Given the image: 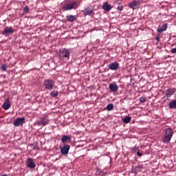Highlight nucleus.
<instances>
[{
	"instance_id": "nucleus-24",
	"label": "nucleus",
	"mask_w": 176,
	"mask_h": 176,
	"mask_svg": "<svg viewBox=\"0 0 176 176\" xmlns=\"http://www.w3.org/2000/svg\"><path fill=\"white\" fill-rule=\"evenodd\" d=\"M146 101V97L142 96L140 98V102L144 103Z\"/></svg>"
},
{
	"instance_id": "nucleus-18",
	"label": "nucleus",
	"mask_w": 176,
	"mask_h": 176,
	"mask_svg": "<svg viewBox=\"0 0 176 176\" xmlns=\"http://www.w3.org/2000/svg\"><path fill=\"white\" fill-rule=\"evenodd\" d=\"M102 9L106 12H109V10L112 9V6H111V4H109L108 2H104L103 3Z\"/></svg>"
},
{
	"instance_id": "nucleus-5",
	"label": "nucleus",
	"mask_w": 176,
	"mask_h": 176,
	"mask_svg": "<svg viewBox=\"0 0 176 176\" xmlns=\"http://www.w3.org/2000/svg\"><path fill=\"white\" fill-rule=\"evenodd\" d=\"M83 13V16H94V10L91 7H86L83 10L81 11Z\"/></svg>"
},
{
	"instance_id": "nucleus-31",
	"label": "nucleus",
	"mask_w": 176,
	"mask_h": 176,
	"mask_svg": "<svg viewBox=\"0 0 176 176\" xmlns=\"http://www.w3.org/2000/svg\"><path fill=\"white\" fill-rule=\"evenodd\" d=\"M138 148H137V147H133V148H132V151L133 152H137V150H138Z\"/></svg>"
},
{
	"instance_id": "nucleus-30",
	"label": "nucleus",
	"mask_w": 176,
	"mask_h": 176,
	"mask_svg": "<svg viewBox=\"0 0 176 176\" xmlns=\"http://www.w3.org/2000/svg\"><path fill=\"white\" fill-rule=\"evenodd\" d=\"M171 53H173V54H175L176 53V47L175 48H173L171 50Z\"/></svg>"
},
{
	"instance_id": "nucleus-1",
	"label": "nucleus",
	"mask_w": 176,
	"mask_h": 176,
	"mask_svg": "<svg viewBox=\"0 0 176 176\" xmlns=\"http://www.w3.org/2000/svg\"><path fill=\"white\" fill-rule=\"evenodd\" d=\"M174 132L171 128H168L165 129V133L164 137H162V141L164 144H168L170 141H171V138H173V135Z\"/></svg>"
},
{
	"instance_id": "nucleus-26",
	"label": "nucleus",
	"mask_w": 176,
	"mask_h": 176,
	"mask_svg": "<svg viewBox=\"0 0 176 176\" xmlns=\"http://www.w3.org/2000/svg\"><path fill=\"white\" fill-rule=\"evenodd\" d=\"M1 69H2V71L6 72V69H8V66L5 64L2 65H1Z\"/></svg>"
},
{
	"instance_id": "nucleus-13",
	"label": "nucleus",
	"mask_w": 176,
	"mask_h": 176,
	"mask_svg": "<svg viewBox=\"0 0 176 176\" xmlns=\"http://www.w3.org/2000/svg\"><path fill=\"white\" fill-rule=\"evenodd\" d=\"M109 90H111V91H113L115 93V92L118 91V90H119V87L118 86L116 82H113V83L109 84Z\"/></svg>"
},
{
	"instance_id": "nucleus-4",
	"label": "nucleus",
	"mask_w": 176,
	"mask_h": 176,
	"mask_svg": "<svg viewBox=\"0 0 176 176\" xmlns=\"http://www.w3.org/2000/svg\"><path fill=\"white\" fill-rule=\"evenodd\" d=\"M54 85H55V82H54V80H53L47 79L44 80V86L46 90H50V91L53 90V89L54 88Z\"/></svg>"
},
{
	"instance_id": "nucleus-2",
	"label": "nucleus",
	"mask_w": 176,
	"mask_h": 176,
	"mask_svg": "<svg viewBox=\"0 0 176 176\" xmlns=\"http://www.w3.org/2000/svg\"><path fill=\"white\" fill-rule=\"evenodd\" d=\"M79 6L78 5V2L76 1H69L68 3H65L64 6L62 7L63 12H67L68 10H72L76 9Z\"/></svg>"
},
{
	"instance_id": "nucleus-20",
	"label": "nucleus",
	"mask_w": 176,
	"mask_h": 176,
	"mask_svg": "<svg viewBox=\"0 0 176 176\" xmlns=\"http://www.w3.org/2000/svg\"><path fill=\"white\" fill-rule=\"evenodd\" d=\"M169 108L170 109H176V100H173L169 103Z\"/></svg>"
},
{
	"instance_id": "nucleus-3",
	"label": "nucleus",
	"mask_w": 176,
	"mask_h": 176,
	"mask_svg": "<svg viewBox=\"0 0 176 176\" xmlns=\"http://www.w3.org/2000/svg\"><path fill=\"white\" fill-rule=\"evenodd\" d=\"M71 54V53H69V51L66 49V48H63L62 50H59V60H60V61H63L64 60H69V55Z\"/></svg>"
},
{
	"instance_id": "nucleus-27",
	"label": "nucleus",
	"mask_w": 176,
	"mask_h": 176,
	"mask_svg": "<svg viewBox=\"0 0 176 176\" xmlns=\"http://www.w3.org/2000/svg\"><path fill=\"white\" fill-rule=\"evenodd\" d=\"M101 173H102V170H101V169H100V168H97L96 173L100 175V174H101Z\"/></svg>"
},
{
	"instance_id": "nucleus-32",
	"label": "nucleus",
	"mask_w": 176,
	"mask_h": 176,
	"mask_svg": "<svg viewBox=\"0 0 176 176\" xmlns=\"http://www.w3.org/2000/svg\"><path fill=\"white\" fill-rule=\"evenodd\" d=\"M137 155L138 156H142V153H141V152H140V151H138L137 152Z\"/></svg>"
},
{
	"instance_id": "nucleus-23",
	"label": "nucleus",
	"mask_w": 176,
	"mask_h": 176,
	"mask_svg": "<svg viewBox=\"0 0 176 176\" xmlns=\"http://www.w3.org/2000/svg\"><path fill=\"white\" fill-rule=\"evenodd\" d=\"M51 97H58V91H52L50 93Z\"/></svg>"
},
{
	"instance_id": "nucleus-7",
	"label": "nucleus",
	"mask_w": 176,
	"mask_h": 176,
	"mask_svg": "<svg viewBox=\"0 0 176 176\" xmlns=\"http://www.w3.org/2000/svg\"><path fill=\"white\" fill-rule=\"evenodd\" d=\"M25 123V118H16V120L14 122V126L16 127H19V126H23Z\"/></svg>"
},
{
	"instance_id": "nucleus-16",
	"label": "nucleus",
	"mask_w": 176,
	"mask_h": 176,
	"mask_svg": "<svg viewBox=\"0 0 176 176\" xmlns=\"http://www.w3.org/2000/svg\"><path fill=\"white\" fill-rule=\"evenodd\" d=\"M10 100L9 98L6 99V100L4 102V103L2 105L3 109H5V111H8L9 108H10Z\"/></svg>"
},
{
	"instance_id": "nucleus-15",
	"label": "nucleus",
	"mask_w": 176,
	"mask_h": 176,
	"mask_svg": "<svg viewBox=\"0 0 176 176\" xmlns=\"http://www.w3.org/2000/svg\"><path fill=\"white\" fill-rule=\"evenodd\" d=\"M77 19H78V16H76V15L66 16V20H67V21H69V23H74V21H76Z\"/></svg>"
},
{
	"instance_id": "nucleus-29",
	"label": "nucleus",
	"mask_w": 176,
	"mask_h": 176,
	"mask_svg": "<svg viewBox=\"0 0 176 176\" xmlns=\"http://www.w3.org/2000/svg\"><path fill=\"white\" fill-rule=\"evenodd\" d=\"M155 39H156V41H157V42H160V35L157 34L156 36Z\"/></svg>"
},
{
	"instance_id": "nucleus-11",
	"label": "nucleus",
	"mask_w": 176,
	"mask_h": 176,
	"mask_svg": "<svg viewBox=\"0 0 176 176\" xmlns=\"http://www.w3.org/2000/svg\"><path fill=\"white\" fill-rule=\"evenodd\" d=\"M27 167L28 168H35L36 167V165L35 164V162H34V160L32 158H28L27 160Z\"/></svg>"
},
{
	"instance_id": "nucleus-9",
	"label": "nucleus",
	"mask_w": 176,
	"mask_h": 176,
	"mask_svg": "<svg viewBox=\"0 0 176 176\" xmlns=\"http://www.w3.org/2000/svg\"><path fill=\"white\" fill-rule=\"evenodd\" d=\"M60 153L62 155H65V156L68 155V153L69 152V148L71 146L68 144H65L63 147L60 146Z\"/></svg>"
},
{
	"instance_id": "nucleus-25",
	"label": "nucleus",
	"mask_w": 176,
	"mask_h": 176,
	"mask_svg": "<svg viewBox=\"0 0 176 176\" xmlns=\"http://www.w3.org/2000/svg\"><path fill=\"white\" fill-rule=\"evenodd\" d=\"M23 10L25 13H28V12H30V8L28 7V6H25L23 8Z\"/></svg>"
},
{
	"instance_id": "nucleus-21",
	"label": "nucleus",
	"mask_w": 176,
	"mask_h": 176,
	"mask_svg": "<svg viewBox=\"0 0 176 176\" xmlns=\"http://www.w3.org/2000/svg\"><path fill=\"white\" fill-rule=\"evenodd\" d=\"M131 121V117L130 116H126L122 119V122L126 124L130 123Z\"/></svg>"
},
{
	"instance_id": "nucleus-6",
	"label": "nucleus",
	"mask_w": 176,
	"mask_h": 176,
	"mask_svg": "<svg viewBox=\"0 0 176 176\" xmlns=\"http://www.w3.org/2000/svg\"><path fill=\"white\" fill-rule=\"evenodd\" d=\"M50 120L47 117L41 118L39 121H37L36 124L38 126H41L42 127L47 126L49 124Z\"/></svg>"
},
{
	"instance_id": "nucleus-19",
	"label": "nucleus",
	"mask_w": 176,
	"mask_h": 176,
	"mask_svg": "<svg viewBox=\"0 0 176 176\" xmlns=\"http://www.w3.org/2000/svg\"><path fill=\"white\" fill-rule=\"evenodd\" d=\"M166 30H167V24H166V23L162 25L157 30V32H159L160 34H162V32H164V31H166Z\"/></svg>"
},
{
	"instance_id": "nucleus-22",
	"label": "nucleus",
	"mask_w": 176,
	"mask_h": 176,
	"mask_svg": "<svg viewBox=\"0 0 176 176\" xmlns=\"http://www.w3.org/2000/svg\"><path fill=\"white\" fill-rule=\"evenodd\" d=\"M113 108H115V107L113 106V104H112V103H110V104H107V111H113Z\"/></svg>"
},
{
	"instance_id": "nucleus-12",
	"label": "nucleus",
	"mask_w": 176,
	"mask_h": 176,
	"mask_svg": "<svg viewBox=\"0 0 176 176\" xmlns=\"http://www.w3.org/2000/svg\"><path fill=\"white\" fill-rule=\"evenodd\" d=\"M129 6L131 9H137L140 6V1H133L129 3Z\"/></svg>"
},
{
	"instance_id": "nucleus-28",
	"label": "nucleus",
	"mask_w": 176,
	"mask_h": 176,
	"mask_svg": "<svg viewBox=\"0 0 176 176\" xmlns=\"http://www.w3.org/2000/svg\"><path fill=\"white\" fill-rule=\"evenodd\" d=\"M118 10H119L120 12H122V10H123V6H118Z\"/></svg>"
},
{
	"instance_id": "nucleus-17",
	"label": "nucleus",
	"mask_w": 176,
	"mask_h": 176,
	"mask_svg": "<svg viewBox=\"0 0 176 176\" xmlns=\"http://www.w3.org/2000/svg\"><path fill=\"white\" fill-rule=\"evenodd\" d=\"M61 141L63 142V144H68L69 142H71V136L69 135H63Z\"/></svg>"
},
{
	"instance_id": "nucleus-10",
	"label": "nucleus",
	"mask_w": 176,
	"mask_h": 176,
	"mask_svg": "<svg viewBox=\"0 0 176 176\" xmlns=\"http://www.w3.org/2000/svg\"><path fill=\"white\" fill-rule=\"evenodd\" d=\"M13 32H14V29H13L12 27H6L2 32V35L8 36V35L13 34Z\"/></svg>"
},
{
	"instance_id": "nucleus-8",
	"label": "nucleus",
	"mask_w": 176,
	"mask_h": 176,
	"mask_svg": "<svg viewBox=\"0 0 176 176\" xmlns=\"http://www.w3.org/2000/svg\"><path fill=\"white\" fill-rule=\"evenodd\" d=\"M175 88H168L164 91V94L167 98H170L173 94H175Z\"/></svg>"
},
{
	"instance_id": "nucleus-14",
	"label": "nucleus",
	"mask_w": 176,
	"mask_h": 176,
	"mask_svg": "<svg viewBox=\"0 0 176 176\" xmlns=\"http://www.w3.org/2000/svg\"><path fill=\"white\" fill-rule=\"evenodd\" d=\"M108 67H109V69H111V71H116L117 69H119V63L115 62L109 64Z\"/></svg>"
}]
</instances>
